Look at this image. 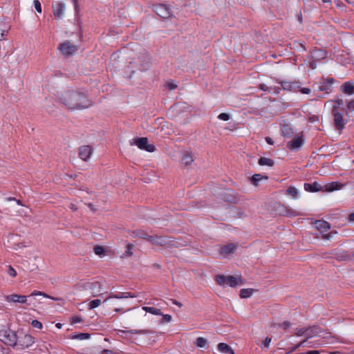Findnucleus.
Returning <instances> with one entry per match:
<instances>
[{"mask_svg":"<svg viewBox=\"0 0 354 354\" xmlns=\"http://www.w3.org/2000/svg\"><path fill=\"white\" fill-rule=\"evenodd\" d=\"M194 154L192 151H185L182 157V162L183 164L188 165L194 161Z\"/></svg>","mask_w":354,"mask_h":354,"instance_id":"nucleus-17","label":"nucleus"},{"mask_svg":"<svg viewBox=\"0 0 354 354\" xmlns=\"http://www.w3.org/2000/svg\"><path fill=\"white\" fill-rule=\"evenodd\" d=\"M270 342H271V338L266 337L265 339V340L262 342L261 346L265 348H268Z\"/></svg>","mask_w":354,"mask_h":354,"instance_id":"nucleus-43","label":"nucleus"},{"mask_svg":"<svg viewBox=\"0 0 354 354\" xmlns=\"http://www.w3.org/2000/svg\"><path fill=\"white\" fill-rule=\"evenodd\" d=\"M0 340L6 344L15 346L17 345L18 337L15 331L7 329L0 331Z\"/></svg>","mask_w":354,"mask_h":354,"instance_id":"nucleus-4","label":"nucleus"},{"mask_svg":"<svg viewBox=\"0 0 354 354\" xmlns=\"http://www.w3.org/2000/svg\"><path fill=\"white\" fill-rule=\"evenodd\" d=\"M218 350L222 354H234L232 348L225 343H219L218 344Z\"/></svg>","mask_w":354,"mask_h":354,"instance_id":"nucleus-18","label":"nucleus"},{"mask_svg":"<svg viewBox=\"0 0 354 354\" xmlns=\"http://www.w3.org/2000/svg\"><path fill=\"white\" fill-rule=\"evenodd\" d=\"M347 109L349 111H353L354 110V100H352L349 101L347 104Z\"/></svg>","mask_w":354,"mask_h":354,"instance_id":"nucleus-49","label":"nucleus"},{"mask_svg":"<svg viewBox=\"0 0 354 354\" xmlns=\"http://www.w3.org/2000/svg\"><path fill=\"white\" fill-rule=\"evenodd\" d=\"M168 87L169 88V89L172 90L176 87V85L173 83H171V84H168Z\"/></svg>","mask_w":354,"mask_h":354,"instance_id":"nucleus-57","label":"nucleus"},{"mask_svg":"<svg viewBox=\"0 0 354 354\" xmlns=\"http://www.w3.org/2000/svg\"><path fill=\"white\" fill-rule=\"evenodd\" d=\"M147 241L151 244L160 245V246H167L171 243V241L165 236H158L157 235L149 236Z\"/></svg>","mask_w":354,"mask_h":354,"instance_id":"nucleus-8","label":"nucleus"},{"mask_svg":"<svg viewBox=\"0 0 354 354\" xmlns=\"http://www.w3.org/2000/svg\"><path fill=\"white\" fill-rule=\"evenodd\" d=\"M236 249V245L234 243H228L221 248V254L228 255L233 253Z\"/></svg>","mask_w":354,"mask_h":354,"instance_id":"nucleus-16","label":"nucleus"},{"mask_svg":"<svg viewBox=\"0 0 354 354\" xmlns=\"http://www.w3.org/2000/svg\"><path fill=\"white\" fill-rule=\"evenodd\" d=\"M259 164L260 165H267V166L271 167L273 165L274 162L272 160H271L270 158L262 157V158H259Z\"/></svg>","mask_w":354,"mask_h":354,"instance_id":"nucleus-31","label":"nucleus"},{"mask_svg":"<svg viewBox=\"0 0 354 354\" xmlns=\"http://www.w3.org/2000/svg\"><path fill=\"white\" fill-rule=\"evenodd\" d=\"M102 354H116L113 351L108 349H104L102 353Z\"/></svg>","mask_w":354,"mask_h":354,"instance_id":"nucleus-52","label":"nucleus"},{"mask_svg":"<svg viewBox=\"0 0 354 354\" xmlns=\"http://www.w3.org/2000/svg\"><path fill=\"white\" fill-rule=\"evenodd\" d=\"M263 177L261 174H254L252 178V183L254 185H257L258 183L263 179Z\"/></svg>","mask_w":354,"mask_h":354,"instance_id":"nucleus-39","label":"nucleus"},{"mask_svg":"<svg viewBox=\"0 0 354 354\" xmlns=\"http://www.w3.org/2000/svg\"><path fill=\"white\" fill-rule=\"evenodd\" d=\"M317 229L322 232H325L330 229V224L325 221H317L315 222Z\"/></svg>","mask_w":354,"mask_h":354,"instance_id":"nucleus-19","label":"nucleus"},{"mask_svg":"<svg viewBox=\"0 0 354 354\" xmlns=\"http://www.w3.org/2000/svg\"><path fill=\"white\" fill-rule=\"evenodd\" d=\"M342 187L343 185L342 184L338 183L337 182H332L330 183H327L324 187H322V190H324L328 192H331L335 190H339Z\"/></svg>","mask_w":354,"mask_h":354,"instance_id":"nucleus-14","label":"nucleus"},{"mask_svg":"<svg viewBox=\"0 0 354 354\" xmlns=\"http://www.w3.org/2000/svg\"><path fill=\"white\" fill-rule=\"evenodd\" d=\"M325 54L324 52H322L321 50H315L313 55V57L314 58H323L324 57Z\"/></svg>","mask_w":354,"mask_h":354,"instance_id":"nucleus-40","label":"nucleus"},{"mask_svg":"<svg viewBox=\"0 0 354 354\" xmlns=\"http://www.w3.org/2000/svg\"><path fill=\"white\" fill-rule=\"evenodd\" d=\"M31 325H32V327L38 328V329H41L42 328V324L40 322H39L38 320H36V319L32 321Z\"/></svg>","mask_w":354,"mask_h":354,"instance_id":"nucleus-41","label":"nucleus"},{"mask_svg":"<svg viewBox=\"0 0 354 354\" xmlns=\"http://www.w3.org/2000/svg\"><path fill=\"white\" fill-rule=\"evenodd\" d=\"M94 252L96 255H98L100 257L104 256V249L102 246H95Z\"/></svg>","mask_w":354,"mask_h":354,"instance_id":"nucleus-34","label":"nucleus"},{"mask_svg":"<svg viewBox=\"0 0 354 354\" xmlns=\"http://www.w3.org/2000/svg\"><path fill=\"white\" fill-rule=\"evenodd\" d=\"M266 142H267L268 144H270V145H272V144H273V141H272V138H269V137H267V138H266Z\"/></svg>","mask_w":354,"mask_h":354,"instance_id":"nucleus-58","label":"nucleus"},{"mask_svg":"<svg viewBox=\"0 0 354 354\" xmlns=\"http://www.w3.org/2000/svg\"><path fill=\"white\" fill-rule=\"evenodd\" d=\"M57 49L63 56L68 57L74 55L77 51L78 48L77 46L66 40L61 43Z\"/></svg>","mask_w":354,"mask_h":354,"instance_id":"nucleus-5","label":"nucleus"},{"mask_svg":"<svg viewBox=\"0 0 354 354\" xmlns=\"http://www.w3.org/2000/svg\"><path fill=\"white\" fill-rule=\"evenodd\" d=\"M8 274L11 277H16L17 272L11 266H8Z\"/></svg>","mask_w":354,"mask_h":354,"instance_id":"nucleus-47","label":"nucleus"},{"mask_svg":"<svg viewBox=\"0 0 354 354\" xmlns=\"http://www.w3.org/2000/svg\"><path fill=\"white\" fill-rule=\"evenodd\" d=\"M91 287L90 286V289L93 288V291H90V293L92 294L93 297L98 295L101 290V285L100 283L98 281H94L91 283Z\"/></svg>","mask_w":354,"mask_h":354,"instance_id":"nucleus-23","label":"nucleus"},{"mask_svg":"<svg viewBox=\"0 0 354 354\" xmlns=\"http://www.w3.org/2000/svg\"><path fill=\"white\" fill-rule=\"evenodd\" d=\"M88 338V333H78L76 335H74L72 336V339H86Z\"/></svg>","mask_w":354,"mask_h":354,"instance_id":"nucleus-37","label":"nucleus"},{"mask_svg":"<svg viewBox=\"0 0 354 354\" xmlns=\"http://www.w3.org/2000/svg\"><path fill=\"white\" fill-rule=\"evenodd\" d=\"M305 354H319V351H310L306 352Z\"/></svg>","mask_w":354,"mask_h":354,"instance_id":"nucleus-56","label":"nucleus"},{"mask_svg":"<svg viewBox=\"0 0 354 354\" xmlns=\"http://www.w3.org/2000/svg\"><path fill=\"white\" fill-rule=\"evenodd\" d=\"M82 322V318L80 316H75V317H73V321H72L73 324L80 323Z\"/></svg>","mask_w":354,"mask_h":354,"instance_id":"nucleus-50","label":"nucleus"},{"mask_svg":"<svg viewBox=\"0 0 354 354\" xmlns=\"http://www.w3.org/2000/svg\"><path fill=\"white\" fill-rule=\"evenodd\" d=\"M327 104L332 106L331 113L336 128L339 130L343 129L346 123V121L343 118L344 113L343 100L338 99L335 101H328Z\"/></svg>","mask_w":354,"mask_h":354,"instance_id":"nucleus-2","label":"nucleus"},{"mask_svg":"<svg viewBox=\"0 0 354 354\" xmlns=\"http://www.w3.org/2000/svg\"><path fill=\"white\" fill-rule=\"evenodd\" d=\"M129 297H134L133 295H131L130 292H119L115 295H111L109 298H115V299H126Z\"/></svg>","mask_w":354,"mask_h":354,"instance_id":"nucleus-28","label":"nucleus"},{"mask_svg":"<svg viewBox=\"0 0 354 354\" xmlns=\"http://www.w3.org/2000/svg\"><path fill=\"white\" fill-rule=\"evenodd\" d=\"M33 343V337L30 335H25L23 338L19 340V344L25 347H28Z\"/></svg>","mask_w":354,"mask_h":354,"instance_id":"nucleus-20","label":"nucleus"},{"mask_svg":"<svg viewBox=\"0 0 354 354\" xmlns=\"http://www.w3.org/2000/svg\"><path fill=\"white\" fill-rule=\"evenodd\" d=\"M304 189L308 192H315L322 190L323 187L319 183L314 182L313 183H305Z\"/></svg>","mask_w":354,"mask_h":354,"instance_id":"nucleus-15","label":"nucleus"},{"mask_svg":"<svg viewBox=\"0 0 354 354\" xmlns=\"http://www.w3.org/2000/svg\"><path fill=\"white\" fill-rule=\"evenodd\" d=\"M215 280L219 286H228L232 288L242 286L244 283V279L241 276L216 275Z\"/></svg>","mask_w":354,"mask_h":354,"instance_id":"nucleus-3","label":"nucleus"},{"mask_svg":"<svg viewBox=\"0 0 354 354\" xmlns=\"http://www.w3.org/2000/svg\"><path fill=\"white\" fill-rule=\"evenodd\" d=\"M61 101L68 109L75 110L87 107V95L84 92L68 91L60 97Z\"/></svg>","mask_w":354,"mask_h":354,"instance_id":"nucleus-1","label":"nucleus"},{"mask_svg":"<svg viewBox=\"0 0 354 354\" xmlns=\"http://www.w3.org/2000/svg\"><path fill=\"white\" fill-rule=\"evenodd\" d=\"M207 344V340L203 337H198L196 339V345L200 348H205Z\"/></svg>","mask_w":354,"mask_h":354,"instance_id":"nucleus-32","label":"nucleus"},{"mask_svg":"<svg viewBox=\"0 0 354 354\" xmlns=\"http://www.w3.org/2000/svg\"><path fill=\"white\" fill-rule=\"evenodd\" d=\"M218 118L221 120L227 121L230 119V115L227 113H222L218 115Z\"/></svg>","mask_w":354,"mask_h":354,"instance_id":"nucleus-46","label":"nucleus"},{"mask_svg":"<svg viewBox=\"0 0 354 354\" xmlns=\"http://www.w3.org/2000/svg\"><path fill=\"white\" fill-rule=\"evenodd\" d=\"M131 236L133 238H141V239H147V238L149 237V235L145 231L141 230H137L133 231L131 232Z\"/></svg>","mask_w":354,"mask_h":354,"instance_id":"nucleus-25","label":"nucleus"},{"mask_svg":"<svg viewBox=\"0 0 354 354\" xmlns=\"http://www.w3.org/2000/svg\"><path fill=\"white\" fill-rule=\"evenodd\" d=\"M349 220L351 221H353L354 222V213H352L349 215Z\"/></svg>","mask_w":354,"mask_h":354,"instance_id":"nucleus-60","label":"nucleus"},{"mask_svg":"<svg viewBox=\"0 0 354 354\" xmlns=\"http://www.w3.org/2000/svg\"><path fill=\"white\" fill-rule=\"evenodd\" d=\"M321 329L317 326H313L310 328H306V339L304 341L301 342L298 345L296 346L295 348H299L301 346H305V344L308 339L311 338L314 336L320 335Z\"/></svg>","mask_w":354,"mask_h":354,"instance_id":"nucleus-9","label":"nucleus"},{"mask_svg":"<svg viewBox=\"0 0 354 354\" xmlns=\"http://www.w3.org/2000/svg\"><path fill=\"white\" fill-rule=\"evenodd\" d=\"M260 89L263 91H268L269 88L266 84H260L259 86Z\"/></svg>","mask_w":354,"mask_h":354,"instance_id":"nucleus-54","label":"nucleus"},{"mask_svg":"<svg viewBox=\"0 0 354 354\" xmlns=\"http://www.w3.org/2000/svg\"><path fill=\"white\" fill-rule=\"evenodd\" d=\"M8 26L6 24L2 21H0V40H1L2 37L7 32Z\"/></svg>","mask_w":354,"mask_h":354,"instance_id":"nucleus-36","label":"nucleus"},{"mask_svg":"<svg viewBox=\"0 0 354 354\" xmlns=\"http://www.w3.org/2000/svg\"><path fill=\"white\" fill-rule=\"evenodd\" d=\"M33 4L35 10L39 13L41 12V6L40 2L38 0H34Z\"/></svg>","mask_w":354,"mask_h":354,"instance_id":"nucleus-42","label":"nucleus"},{"mask_svg":"<svg viewBox=\"0 0 354 354\" xmlns=\"http://www.w3.org/2000/svg\"><path fill=\"white\" fill-rule=\"evenodd\" d=\"M3 297L7 302L26 304L27 301L26 296L17 295V294L4 295Z\"/></svg>","mask_w":354,"mask_h":354,"instance_id":"nucleus-12","label":"nucleus"},{"mask_svg":"<svg viewBox=\"0 0 354 354\" xmlns=\"http://www.w3.org/2000/svg\"><path fill=\"white\" fill-rule=\"evenodd\" d=\"M65 4L64 3L57 1L53 3V12L56 18H62L65 11Z\"/></svg>","mask_w":354,"mask_h":354,"instance_id":"nucleus-11","label":"nucleus"},{"mask_svg":"<svg viewBox=\"0 0 354 354\" xmlns=\"http://www.w3.org/2000/svg\"><path fill=\"white\" fill-rule=\"evenodd\" d=\"M122 333H131V334H147L149 333V331L147 330H131L129 331L125 330H119Z\"/></svg>","mask_w":354,"mask_h":354,"instance_id":"nucleus-33","label":"nucleus"},{"mask_svg":"<svg viewBox=\"0 0 354 354\" xmlns=\"http://www.w3.org/2000/svg\"><path fill=\"white\" fill-rule=\"evenodd\" d=\"M342 89L347 95H353L354 93V85L348 82L342 85Z\"/></svg>","mask_w":354,"mask_h":354,"instance_id":"nucleus-22","label":"nucleus"},{"mask_svg":"<svg viewBox=\"0 0 354 354\" xmlns=\"http://www.w3.org/2000/svg\"><path fill=\"white\" fill-rule=\"evenodd\" d=\"M281 134L283 136L290 138L293 135L292 129L288 125L283 126L281 129Z\"/></svg>","mask_w":354,"mask_h":354,"instance_id":"nucleus-29","label":"nucleus"},{"mask_svg":"<svg viewBox=\"0 0 354 354\" xmlns=\"http://www.w3.org/2000/svg\"><path fill=\"white\" fill-rule=\"evenodd\" d=\"M281 86L285 90H288V91L294 90L299 87L297 86V83L290 82H286V81L282 82Z\"/></svg>","mask_w":354,"mask_h":354,"instance_id":"nucleus-26","label":"nucleus"},{"mask_svg":"<svg viewBox=\"0 0 354 354\" xmlns=\"http://www.w3.org/2000/svg\"><path fill=\"white\" fill-rule=\"evenodd\" d=\"M162 315V319L161 321L162 324H164L165 322H170L171 321V316L170 315Z\"/></svg>","mask_w":354,"mask_h":354,"instance_id":"nucleus-45","label":"nucleus"},{"mask_svg":"<svg viewBox=\"0 0 354 354\" xmlns=\"http://www.w3.org/2000/svg\"><path fill=\"white\" fill-rule=\"evenodd\" d=\"M301 92L304 94H308L310 93V89L308 88H303L301 90Z\"/></svg>","mask_w":354,"mask_h":354,"instance_id":"nucleus-53","label":"nucleus"},{"mask_svg":"<svg viewBox=\"0 0 354 354\" xmlns=\"http://www.w3.org/2000/svg\"><path fill=\"white\" fill-rule=\"evenodd\" d=\"M303 144V138L301 137H296L287 143V147L291 150L296 151L299 149Z\"/></svg>","mask_w":354,"mask_h":354,"instance_id":"nucleus-13","label":"nucleus"},{"mask_svg":"<svg viewBox=\"0 0 354 354\" xmlns=\"http://www.w3.org/2000/svg\"><path fill=\"white\" fill-rule=\"evenodd\" d=\"M71 209H74V210L77 209V208L75 207V205H73V204L71 205Z\"/></svg>","mask_w":354,"mask_h":354,"instance_id":"nucleus-63","label":"nucleus"},{"mask_svg":"<svg viewBox=\"0 0 354 354\" xmlns=\"http://www.w3.org/2000/svg\"><path fill=\"white\" fill-rule=\"evenodd\" d=\"M131 145H135L138 147L140 149H145L149 152H153L155 151V146L149 145L148 143V139L147 138H135L131 141Z\"/></svg>","mask_w":354,"mask_h":354,"instance_id":"nucleus-6","label":"nucleus"},{"mask_svg":"<svg viewBox=\"0 0 354 354\" xmlns=\"http://www.w3.org/2000/svg\"><path fill=\"white\" fill-rule=\"evenodd\" d=\"M133 245L132 244H128L127 245L126 254L127 256H131L133 254L132 249Z\"/></svg>","mask_w":354,"mask_h":354,"instance_id":"nucleus-48","label":"nucleus"},{"mask_svg":"<svg viewBox=\"0 0 354 354\" xmlns=\"http://www.w3.org/2000/svg\"><path fill=\"white\" fill-rule=\"evenodd\" d=\"M330 237H331L330 234H326L323 235V238L326 239H329Z\"/></svg>","mask_w":354,"mask_h":354,"instance_id":"nucleus-59","label":"nucleus"},{"mask_svg":"<svg viewBox=\"0 0 354 354\" xmlns=\"http://www.w3.org/2000/svg\"><path fill=\"white\" fill-rule=\"evenodd\" d=\"M102 304V300L100 299H96L90 301V309L95 308L98 307Z\"/></svg>","mask_w":354,"mask_h":354,"instance_id":"nucleus-38","label":"nucleus"},{"mask_svg":"<svg viewBox=\"0 0 354 354\" xmlns=\"http://www.w3.org/2000/svg\"><path fill=\"white\" fill-rule=\"evenodd\" d=\"M79 157L81 160L86 161L88 158V147L82 146L79 149Z\"/></svg>","mask_w":354,"mask_h":354,"instance_id":"nucleus-21","label":"nucleus"},{"mask_svg":"<svg viewBox=\"0 0 354 354\" xmlns=\"http://www.w3.org/2000/svg\"><path fill=\"white\" fill-rule=\"evenodd\" d=\"M306 328H301L297 330L295 335L297 336H303V335H306Z\"/></svg>","mask_w":354,"mask_h":354,"instance_id":"nucleus-44","label":"nucleus"},{"mask_svg":"<svg viewBox=\"0 0 354 354\" xmlns=\"http://www.w3.org/2000/svg\"><path fill=\"white\" fill-rule=\"evenodd\" d=\"M62 324H60V323H57V324H56V327H57V328H62Z\"/></svg>","mask_w":354,"mask_h":354,"instance_id":"nucleus-62","label":"nucleus"},{"mask_svg":"<svg viewBox=\"0 0 354 354\" xmlns=\"http://www.w3.org/2000/svg\"><path fill=\"white\" fill-rule=\"evenodd\" d=\"M323 3H329L330 0H322Z\"/></svg>","mask_w":354,"mask_h":354,"instance_id":"nucleus-64","label":"nucleus"},{"mask_svg":"<svg viewBox=\"0 0 354 354\" xmlns=\"http://www.w3.org/2000/svg\"><path fill=\"white\" fill-rule=\"evenodd\" d=\"M154 12L160 17L167 19L171 15L170 8L165 4H158L153 6Z\"/></svg>","mask_w":354,"mask_h":354,"instance_id":"nucleus-7","label":"nucleus"},{"mask_svg":"<svg viewBox=\"0 0 354 354\" xmlns=\"http://www.w3.org/2000/svg\"><path fill=\"white\" fill-rule=\"evenodd\" d=\"M286 193L294 199H297L299 197V191L293 186H290L287 189Z\"/></svg>","mask_w":354,"mask_h":354,"instance_id":"nucleus-24","label":"nucleus"},{"mask_svg":"<svg viewBox=\"0 0 354 354\" xmlns=\"http://www.w3.org/2000/svg\"><path fill=\"white\" fill-rule=\"evenodd\" d=\"M280 326L286 329L290 326V323L289 322H284L280 324Z\"/></svg>","mask_w":354,"mask_h":354,"instance_id":"nucleus-51","label":"nucleus"},{"mask_svg":"<svg viewBox=\"0 0 354 354\" xmlns=\"http://www.w3.org/2000/svg\"><path fill=\"white\" fill-rule=\"evenodd\" d=\"M142 310L146 311L147 313L155 315H161L162 313L160 309L156 308L153 307H148V306H143Z\"/></svg>","mask_w":354,"mask_h":354,"instance_id":"nucleus-27","label":"nucleus"},{"mask_svg":"<svg viewBox=\"0 0 354 354\" xmlns=\"http://www.w3.org/2000/svg\"><path fill=\"white\" fill-rule=\"evenodd\" d=\"M310 67L312 68V69H315L316 68V64L313 62H311L310 64Z\"/></svg>","mask_w":354,"mask_h":354,"instance_id":"nucleus-61","label":"nucleus"},{"mask_svg":"<svg viewBox=\"0 0 354 354\" xmlns=\"http://www.w3.org/2000/svg\"><path fill=\"white\" fill-rule=\"evenodd\" d=\"M334 80L333 78H328L322 80L318 84V90L324 91L326 93L331 92Z\"/></svg>","mask_w":354,"mask_h":354,"instance_id":"nucleus-10","label":"nucleus"},{"mask_svg":"<svg viewBox=\"0 0 354 354\" xmlns=\"http://www.w3.org/2000/svg\"><path fill=\"white\" fill-rule=\"evenodd\" d=\"M171 301L174 304L178 306V307H181L182 306V304L178 302V301L175 300V299H171Z\"/></svg>","mask_w":354,"mask_h":354,"instance_id":"nucleus-55","label":"nucleus"},{"mask_svg":"<svg viewBox=\"0 0 354 354\" xmlns=\"http://www.w3.org/2000/svg\"><path fill=\"white\" fill-rule=\"evenodd\" d=\"M35 295H41L46 298L51 299L53 300H58L57 298H55L51 296H49V295H46V293L41 292V291H34L30 294V296H35Z\"/></svg>","mask_w":354,"mask_h":354,"instance_id":"nucleus-35","label":"nucleus"},{"mask_svg":"<svg viewBox=\"0 0 354 354\" xmlns=\"http://www.w3.org/2000/svg\"><path fill=\"white\" fill-rule=\"evenodd\" d=\"M253 292L254 290L252 288L242 289L240 291V297L241 298H248L253 294Z\"/></svg>","mask_w":354,"mask_h":354,"instance_id":"nucleus-30","label":"nucleus"}]
</instances>
